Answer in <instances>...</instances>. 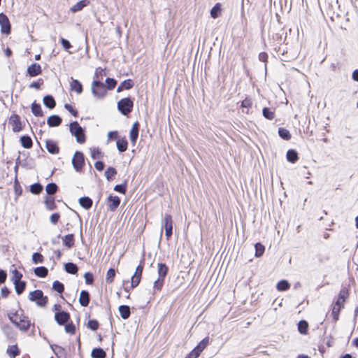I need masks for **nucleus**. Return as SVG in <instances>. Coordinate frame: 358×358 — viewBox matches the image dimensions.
<instances>
[{
  "label": "nucleus",
  "instance_id": "obj_2",
  "mask_svg": "<svg viewBox=\"0 0 358 358\" xmlns=\"http://www.w3.org/2000/svg\"><path fill=\"white\" fill-rule=\"evenodd\" d=\"M69 130L72 136L76 137L78 143H84L86 141L85 129L83 128L77 121L70 123Z\"/></svg>",
  "mask_w": 358,
  "mask_h": 358
},
{
  "label": "nucleus",
  "instance_id": "obj_19",
  "mask_svg": "<svg viewBox=\"0 0 358 358\" xmlns=\"http://www.w3.org/2000/svg\"><path fill=\"white\" fill-rule=\"evenodd\" d=\"M169 271V267L164 263H159L157 265L158 278L165 279Z\"/></svg>",
  "mask_w": 358,
  "mask_h": 358
},
{
  "label": "nucleus",
  "instance_id": "obj_43",
  "mask_svg": "<svg viewBox=\"0 0 358 358\" xmlns=\"http://www.w3.org/2000/svg\"><path fill=\"white\" fill-rule=\"evenodd\" d=\"M263 116L269 120H272L274 117V111H273L270 108L264 107L262 110Z\"/></svg>",
  "mask_w": 358,
  "mask_h": 358
},
{
  "label": "nucleus",
  "instance_id": "obj_63",
  "mask_svg": "<svg viewBox=\"0 0 358 358\" xmlns=\"http://www.w3.org/2000/svg\"><path fill=\"white\" fill-rule=\"evenodd\" d=\"M348 297V291L346 288H342L338 294V298L342 299V301H345V299Z\"/></svg>",
  "mask_w": 358,
  "mask_h": 358
},
{
  "label": "nucleus",
  "instance_id": "obj_25",
  "mask_svg": "<svg viewBox=\"0 0 358 358\" xmlns=\"http://www.w3.org/2000/svg\"><path fill=\"white\" fill-rule=\"evenodd\" d=\"M64 270L67 273L75 275L78 271V266L73 262H68L64 264Z\"/></svg>",
  "mask_w": 358,
  "mask_h": 358
},
{
  "label": "nucleus",
  "instance_id": "obj_39",
  "mask_svg": "<svg viewBox=\"0 0 358 358\" xmlns=\"http://www.w3.org/2000/svg\"><path fill=\"white\" fill-rule=\"evenodd\" d=\"M278 135L281 138L285 141H289L292 137L290 132L282 127L278 129Z\"/></svg>",
  "mask_w": 358,
  "mask_h": 358
},
{
  "label": "nucleus",
  "instance_id": "obj_40",
  "mask_svg": "<svg viewBox=\"0 0 358 358\" xmlns=\"http://www.w3.org/2000/svg\"><path fill=\"white\" fill-rule=\"evenodd\" d=\"M308 329V324L306 320H301L298 323V330L301 334H306Z\"/></svg>",
  "mask_w": 358,
  "mask_h": 358
},
{
  "label": "nucleus",
  "instance_id": "obj_58",
  "mask_svg": "<svg viewBox=\"0 0 358 358\" xmlns=\"http://www.w3.org/2000/svg\"><path fill=\"white\" fill-rule=\"evenodd\" d=\"M141 279V277L133 275L131 276V287L132 288L137 287L138 285V284L140 283Z\"/></svg>",
  "mask_w": 358,
  "mask_h": 358
},
{
  "label": "nucleus",
  "instance_id": "obj_53",
  "mask_svg": "<svg viewBox=\"0 0 358 358\" xmlns=\"http://www.w3.org/2000/svg\"><path fill=\"white\" fill-rule=\"evenodd\" d=\"M91 157L94 159H100L103 157V154L98 148H94L91 149Z\"/></svg>",
  "mask_w": 358,
  "mask_h": 358
},
{
  "label": "nucleus",
  "instance_id": "obj_36",
  "mask_svg": "<svg viewBox=\"0 0 358 358\" xmlns=\"http://www.w3.org/2000/svg\"><path fill=\"white\" fill-rule=\"evenodd\" d=\"M13 284L15 285V290L17 294H18V295L22 294L25 289L26 282L21 280V281L13 282Z\"/></svg>",
  "mask_w": 358,
  "mask_h": 358
},
{
  "label": "nucleus",
  "instance_id": "obj_48",
  "mask_svg": "<svg viewBox=\"0 0 358 358\" xmlns=\"http://www.w3.org/2000/svg\"><path fill=\"white\" fill-rule=\"evenodd\" d=\"M117 85V80L114 78H107L106 79V90H113Z\"/></svg>",
  "mask_w": 358,
  "mask_h": 358
},
{
  "label": "nucleus",
  "instance_id": "obj_28",
  "mask_svg": "<svg viewBox=\"0 0 358 358\" xmlns=\"http://www.w3.org/2000/svg\"><path fill=\"white\" fill-rule=\"evenodd\" d=\"M63 244L71 248L74 245V235L73 234H69L62 237Z\"/></svg>",
  "mask_w": 358,
  "mask_h": 358
},
{
  "label": "nucleus",
  "instance_id": "obj_26",
  "mask_svg": "<svg viewBox=\"0 0 358 358\" xmlns=\"http://www.w3.org/2000/svg\"><path fill=\"white\" fill-rule=\"evenodd\" d=\"M91 357L92 358H106V352L101 348H95L92 350Z\"/></svg>",
  "mask_w": 358,
  "mask_h": 358
},
{
  "label": "nucleus",
  "instance_id": "obj_35",
  "mask_svg": "<svg viewBox=\"0 0 358 358\" xmlns=\"http://www.w3.org/2000/svg\"><path fill=\"white\" fill-rule=\"evenodd\" d=\"M58 186L55 182H50L45 187L46 193L53 196V195L57 192Z\"/></svg>",
  "mask_w": 358,
  "mask_h": 358
},
{
  "label": "nucleus",
  "instance_id": "obj_59",
  "mask_svg": "<svg viewBox=\"0 0 358 358\" xmlns=\"http://www.w3.org/2000/svg\"><path fill=\"white\" fill-rule=\"evenodd\" d=\"M60 43L63 48L66 51H68L72 47L71 43L66 38H61Z\"/></svg>",
  "mask_w": 358,
  "mask_h": 358
},
{
  "label": "nucleus",
  "instance_id": "obj_61",
  "mask_svg": "<svg viewBox=\"0 0 358 358\" xmlns=\"http://www.w3.org/2000/svg\"><path fill=\"white\" fill-rule=\"evenodd\" d=\"M43 84V80L42 78H39L38 81H34L29 85V88H35L36 90H39L41 85Z\"/></svg>",
  "mask_w": 358,
  "mask_h": 358
},
{
  "label": "nucleus",
  "instance_id": "obj_32",
  "mask_svg": "<svg viewBox=\"0 0 358 358\" xmlns=\"http://www.w3.org/2000/svg\"><path fill=\"white\" fill-rule=\"evenodd\" d=\"M45 207L48 210H53L57 208V205L55 202V197L48 196L45 200Z\"/></svg>",
  "mask_w": 358,
  "mask_h": 358
},
{
  "label": "nucleus",
  "instance_id": "obj_57",
  "mask_svg": "<svg viewBox=\"0 0 358 358\" xmlns=\"http://www.w3.org/2000/svg\"><path fill=\"white\" fill-rule=\"evenodd\" d=\"M343 308L341 306L336 305V303L333 306L332 315L335 320H338L339 312Z\"/></svg>",
  "mask_w": 358,
  "mask_h": 358
},
{
  "label": "nucleus",
  "instance_id": "obj_29",
  "mask_svg": "<svg viewBox=\"0 0 358 358\" xmlns=\"http://www.w3.org/2000/svg\"><path fill=\"white\" fill-rule=\"evenodd\" d=\"M116 146L120 152H124L127 150L128 142L124 138L118 139L116 142Z\"/></svg>",
  "mask_w": 358,
  "mask_h": 358
},
{
  "label": "nucleus",
  "instance_id": "obj_64",
  "mask_svg": "<svg viewBox=\"0 0 358 358\" xmlns=\"http://www.w3.org/2000/svg\"><path fill=\"white\" fill-rule=\"evenodd\" d=\"M60 218V215L58 213H52L50 215V220L53 224H56Z\"/></svg>",
  "mask_w": 358,
  "mask_h": 358
},
{
  "label": "nucleus",
  "instance_id": "obj_5",
  "mask_svg": "<svg viewBox=\"0 0 358 358\" xmlns=\"http://www.w3.org/2000/svg\"><path fill=\"white\" fill-rule=\"evenodd\" d=\"M161 236L163 233V229H165V236L166 239L169 240L173 234V220L172 216L169 214H165L162 220Z\"/></svg>",
  "mask_w": 358,
  "mask_h": 358
},
{
  "label": "nucleus",
  "instance_id": "obj_4",
  "mask_svg": "<svg viewBox=\"0 0 358 358\" xmlns=\"http://www.w3.org/2000/svg\"><path fill=\"white\" fill-rule=\"evenodd\" d=\"M134 102L130 97L121 99L117 102V109L123 115H128L133 110Z\"/></svg>",
  "mask_w": 358,
  "mask_h": 358
},
{
  "label": "nucleus",
  "instance_id": "obj_62",
  "mask_svg": "<svg viewBox=\"0 0 358 358\" xmlns=\"http://www.w3.org/2000/svg\"><path fill=\"white\" fill-rule=\"evenodd\" d=\"M259 59L261 62H263L265 63V71H266V70H267L266 63L268 62V55H267V53H266L264 52H260L259 54Z\"/></svg>",
  "mask_w": 358,
  "mask_h": 358
},
{
  "label": "nucleus",
  "instance_id": "obj_49",
  "mask_svg": "<svg viewBox=\"0 0 358 358\" xmlns=\"http://www.w3.org/2000/svg\"><path fill=\"white\" fill-rule=\"evenodd\" d=\"M32 261L34 264H42L44 261L43 256L39 252H34L32 255Z\"/></svg>",
  "mask_w": 358,
  "mask_h": 358
},
{
  "label": "nucleus",
  "instance_id": "obj_10",
  "mask_svg": "<svg viewBox=\"0 0 358 358\" xmlns=\"http://www.w3.org/2000/svg\"><path fill=\"white\" fill-rule=\"evenodd\" d=\"M70 318V314L65 310L57 311L55 314V320L60 326H63L69 322Z\"/></svg>",
  "mask_w": 358,
  "mask_h": 358
},
{
  "label": "nucleus",
  "instance_id": "obj_14",
  "mask_svg": "<svg viewBox=\"0 0 358 358\" xmlns=\"http://www.w3.org/2000/svg\"><path fill=\"white\" fill-rule=\"evenodd\" d=\"M45 147L47 150L52 155H55L59 153V148L57 145V143L52 141V140H46L45 141Z\"/></svg>",
  "mask_w": 358,
  "mask_h": 358
},
{
  "label": "nucleus",
  "instance_id": "obj_8",
  "mask_svg": "<svg viewBox=\"0 0 358 358\" xmlns=\"http://www.w3.org/2000/svg\"><path fill=\"white\" fill-rule=\"evenodd\" d=\"M1 32L8 35L11 32V24L7 15L3 13H0Z\"/></svg>",
  "mask_w": 358,
  "mask_h": 358
},
{
  "label": "nucleus",
  "instance_id": "obj_1",
  "mask_svg": "<svg viewBox=\"0 0 358 358\" xmlns=\"http://www.w3.org/2000/svg\"><path fill=\"white\" fill-rule=\"evenodd\" d=\"M8 319L13 323L19 329L26 331L31 325V322L29 317L24 315L22 313L19 315L17 312L10 313L8 314Z\"/></svg>",
  "mask_w": 358,
  "mask_h": 358
},
{
  "label": "nucleus",
  "instance_id": "obj_27",
  "mask_svg": "<svg viewBox=\"0 0 358 358\" xmlns=\"http://www.w3.org/2000/svg\"><path fill=\"white\" fill-rule=\"evenodd\" d=\"M31 112L36 117H42L43 116V113L41 109V106L39 103H37L36 101H34L31 106Z\"/></svg>",
  "mask_w": 358,
  "mask_h": 358
},
{
  "label": "nucleus",
  "instance_id": "obj_51",
  "mask_svg": "<svg viewBox=\"0 0 358 358\" xmlns=\"http://www.w3.org/2000/svg\"><path fill=\"white\" fill-rule=\"evenodd\" d=\"M22 278V274L18 271L16 268L12 271V278L11 280L13 282L21 281V278Z\"/></svg>",
  "mask_w": 358,
  "mask_h": 358
},
{
  "label": "nucleus",
  "instance_id": "obj_60",
  "mask_svg": "<svg viewBox=\"0 0 358 358\" xmlns=\"http://www.w3.org/2000/svg\"><path fill=\"white\" fill-rule=\"evenodd\" d=\"M65 109H66L70 113H71L72 115L74 117H78V112L77 110L74 109L73 106L69 103H66L64 105Z\"/></svg>",
  "mask_w": 358,
  "mask_h": 358
},
{
  "label": "nucleus",
  "instance_id": "obj_7",
  "mask_svg": "<svg viewBox=\"0 0 358 358\" xmlns=\"http://www.w3.org/2000/svg\"><path fill=\"white\" fill-rule=\"evenodd\" d=\"M72 165L77 172H81L85 165V157L82 152L76 151L72 159Z\"/></svg>",
  "mask_w": 358,
  "mask_h": 358
},
{
  "label": "nucleus",
  "instance_id": "obj_56",
  "mask_svg": "<svg viewBox=\"0 0 358 358\" xmlns=\"http://www.w3.org/2000/svg\"><path fill=\"white\" fill-rule=\"evenodd\" d=\"M14 190L16 196H19L22 193V189L17 180V176L15 177V180L14 182Z\"/></svg>",
  "mask_w": 358,
  "mask_h": 358
},
{
  "label": "nucleus",
  "instance_id": "obj_42",
  "mask_svg": "<svg viewBox=\"0 0 358 358\" xmlns=\"http://www.w3.org/2000/svg\"><path fill=\"white\" fill-rule=\"evenodd\" d=\"M43 189V185L39 182H36L30 186V192L34 194H39Z\"/></svg>",
  "mask_w": 358,
  "mask_h": 358
},
{
  "label": "nucleus",
  "instance_id": "obj_52",
  "mask_svg": "<svg viewBox=\"0 0 358 358\" xmlns=\"http://www.w3.org/2000/svg\"><path fill=\"white\" fill-rule=\"evenodd\" d=\"M164 279L162 278H157L154 282L153 289L155 291H160L164 285Z\"/></svg>",
  "mask_w": 358,
  "mask_h": 358
},
{
  "label": "nucleus",
  "instance_id": "obj_13",
  "mask_svg": "<svg viewBox=\"0 0 358 358\" xmlns=\"http://www.w3.org/2000/svg\"><path fill=\"white\" fill-rule=\"evenodd\" d=\"M27 74L31 77H35L42 73L41 66L37 63L31 64L27 67Z\"/></svg>",
  "mask_w": 358,
  "mask_h": 358
},
{
  "label": "nucleus",
  "instance_id": "obj_38",
  "mask_svg": "<svg viewBox=\"0 0 358 358\" xmlns=\"http://www.w3.org/2000/svg\"><path fill=\"white\" fill-rule=\"evenodd\" d=\"M117 174V170L112 166H109L105 171V176L106 179L110 181L113 180L114 176Z\"/></svg>",
  "mask_w": 358,
  "mask_h": 358
},
{
  "label": "nucleus",
  "instance_id": "obj_11",
  "mask_svg": "<svg viewBox=\"0 0 358 358\" xmlns=\"http://www.w3.org/2000/svg\"><path fill=\"white\" fill-rule=\"evenodd\" d=\"M120 202L119 196L110 195L108 197V209L110 211H115L119 207Z\"/></svg>",
  "mask_w": 358,
  "mask_h": 358
},
{
  "label": "nucleus",
  "instance_id": "obj_33",
  "mask_svg": "<svg viewBox=\"0 0 358 358\" xmlns=\"http://www.w3.org/2000/svg\"><path fill=\"white\" fill-rule=\"evenodd\" d=\"M34 272L38 278H45L48 274V269L45 266H38L34 268Z\"/></svg>",
  "mask_w": 358,
  "mask_h": 358
},
{
  "label": "nucleus",
  "instance_id": "obj_20",
  "mask_svg": "<svg viewBox=\"0 0 358 358\" xmlns=\"http://www.w3.org/2000/svg\"><path fill=\"white\" fill-rule=\"evenodd\" d=\"M134 81L131 79H127L122 81L117 89V92H120L124 90H130L134 87Z\"/></svg>",
  "mask_w": 358,
  "mask_h": 358
},
{
  "label": "nucleus",
  "instance_id": "obj_34",
  "mask_svg": "<svg viewBox=\"0 0 358 358\" xmlns=\"http://www.w3.org/2000/svg\"><path fill=\"white\" fill-rule=\"evenodd\" d=\"M6 352L10 358H15L20 354V350L17 345L8 346Z\"/></svg>",
  "mask_w": 358,
  "mask_h": 358
},
{
  "label": "nucleus",
  "instance_id": "obj_50",
  "mask_svg": "<svg viewBox=\"0 0 358 358\" xmlns=\"http://www.w3.org/2000/svg\"><path fill=\"white\" fill-rule=\"evenodd\" d=\"M87 328L92 331H96L98 329L99 327V323L96 320L92 319L90 320L87 324Z\"/></svg>",
  "mask_w": 358,
  "mask_h": 358
},
{
  "label": "nucleus",
  "instance_id": "obj_23",
  "mask_svg": "<svg viewBox=\"0 0 358 358\" xmlns=\"http://www.w3.org/2000/svg\"><path fill=\"white\" fill-rule=\"evenodd\" d=\"M22 146L26 149H30L33 146V141L28 135H24L20 139Z\"/></svg>",
  "mask_w": 358,
  "mask_h": 358
},
{
  "label": "nucleus",
  "instance_id": "obj_37",
  "mask_svg": "<svg viewBox=\"0 0 358 358\" xmlns=\"http://www.w3.org/2000/svg\"><path fill=\"white\" fill-rule=\"evenodd\" d=\"M290 287V284L286 280H280L276 285V288L280 292H284L289 289Z\"/></svg>",
  "mask_w": 358,
  "mask_h": 358
},
{
  "label": "nucleus",
  "instance_id": "obj_15",
  "mask_svg": "<svg viewBox=\"0 0 358 358\" xmlns=\"http://www.w3.org/2000/svg\"><path fill=\"white\" fill-rule=\"evenodd\" d=\"M90 301V294L87 290H82L80 293L79 303L83 307H87Z\"/></svg>",
  "mask_w": 358,
  "mask_h": 358
},
{
  "label": "nucleus",
  "instance_id": "obj_3",
  "mask_svg": "<svg viewBox=\"0 0 358 358\" xmlns=\"http://www.w3.org/2000/svg\"><path fill=\"white\" fill-rule=\"evenodd\" d=\"M29 299L31 301L36 302L38 306L45 307L48 302V298L43 294L41 289L32 291L29 294Z\"/></svg>",
  "mask_w": 358,
  "mask_h": 358
},
{
  "label": "nucleus",
  "instance_id": "obj_9",
  "mask_svg": "<svg viewBox=\"0 0 358 358\" xmlns=\"http://www.w3.org/2000/svg\"><path fill=\"white\" fill-rule=\"evenodd\" d=\"M9 124L12 125V130L13 132H19L22 130V123L20 115L13 114L9 118Z\"/></svg>",
  "mask_w": 358,
  "mask_h": 358
},
{
  "label": "nucleus",
  "instance_id": "obj_24",
  "mask_svg": "<svg viewBox=\"0 0 358 358\" xmlns=\"http://www.w3.org/2000/svg\"><path fill=\"white\" fill-rule=\"evenodd\" d=\"M90 1L88 0H81L77 2L75 5H73L71 8V11L73 13H77L83 10L85 6L89 4Z\"/></svg>",
  "mask_w": 358,
  "mask_h": 358
},
{
  "label": "nucleus",
  "instance_id": "obj_30",
  "mask_svg": "<svg viewBox=\"0 0 358 358\" xmlns=\"http://www.w3.org/2000/svg\"><path fill=\"white\" fill-rule=\"evenodd\" d=\"M287 160L291 163H295L298 159V153L295 150L290 149L287 152Z\"/></svg>",
  "mask_w": 358,
  "mask_h": 358
},
{
  "label": "nucleus",
  "instance_id": "obj_55",
  "mask_svg": "<svg viewBox=\"0 0 358 358\" xmlns=\"http://www.w3.org/2000/svg\"><path fill=\"white\" fill-rule=\"evenodd\" d=\"M65 326V331L68 334H74L76 333V326L73 322H67Z\"/></svg>",
  "mask_w": 358,
  "mask_h": 358
},
{
  "label": "nucleus",
  "instance_id": "obj_46",
  "mask_svg": "<svg viewBox=\"0 0 358 358\" xmlns=\"http://www.w3.org/2000/svg\"><path fill=\"white\" fill-rule=\"evenodd\" d=\"M115 269L113 268H110L106 273V281L107 283H112L114 280L115 276Z\"/></svg>",
  "mask_w": 358,
  "mask_h": 358
},
{
  "label": "nucleus",
  "instance_id": "obj_12",
  "mask_svg": "<svg viewBox=\"0 0 358 358\" xmlns=\"http://www.w3.org/2000/svg\"><path fill=\"white\" fill-rule=\"evenodd\" d=\"M140 129V124L138 122H135L129 132V138L133 145H135L138 137Z\"/></svg>",
  "mask_w": 358,
  "mask_h": 358
},
{
  "label": "nucleus",
  "instance_id": "obj_44",
  "mask_svg": "<svg viewBox=\"0 0 358 358\" xmlns=\"http://www.w3.org/2000/svg\"><path fill=\"white\" fill-rule=\"evenodd\" d=\"M221 12V5L219 3H217L210 10V16L215 19L218 17Z\"/></svg>",
  "mask_w": 358,
  "mask_h": 358
},
{
  "label": "nucleus",
  "instance_id": "obj_47",
  "mask_svg": "<svg viewBox=\"0 0 358 358\" xmlns=\"http://www.w3.org/2000/svg\"><path fill=\"white\" fill-rule=\"evenodd\" d=\"M52 289L59 293L62 294L64 290V285L62 282L59 280H55L52 283Z\"/></svg>",
  "mask_w": 358,
  "mask_h": 358
},
{
  "label": "nucleus",
  "instance_id": "obj_17",
  "mask_svg": "<svg viewBox=\"0 0 358 358\" xmlns=\"http://www.w3.org/2000/svg\"><path fill=\"white\" fill-rule=\"evenodd\" d=\"M120 315L123 320L128 319L131 315L130 307L127 305H121L118 308Z\"/></svg>",
  "mask_w": 358,
  "mask_h": 358
},
{
  "label": "nucleus",
  "instance_id": "obj_54",
  "mask_svg": "<svg viewBox=\"0 0 358 358\" xmlns=\"http://www.w3.org/2000/svg\"><path fill=\"white\" fill-rule=\"evenodd\" d=\"M85 283L87 285H92L94 281V275L91 272H86L84 275Z\"/></svg>",
  "mask_w": 358,
  "mask_h": 358
},
{
  "label": "nucleus",
  "instance_id": "obj_22",
  "mask_svg": "<svg viewBox=\"0 0 358 358\" xmlns=\"http://www.w3.org/2000/svg\"><path fill=\"white\" fill-rule=\"evenodd\" d=\"M43 104L49 109H52L56 106V101L52 95H45L43 99Z\"/></svg>",
  "mask_w": 358,
  "mask_h": 358
},
{
  "label": "nucleus",
  "instance_id": "obj_6",
  "mask_svg": "<svg viewBox=\"0 0 358 358\" xmlns=\"http://www.w3.org/2000/svg\"><path fill=\"white\" fill-rule=\"evenodd\" d=\"M92 93L99 99L103 98L106 95L105 85L99 80H94L92 83Z\"/></svg>",
  "mask_w": 358,
  "mask_h": 358
},
{
  "label": "nucleus",
  "instance_id": "obj_45",
  "mask_svg": "<svg viewBox=\"0 0 358 358\" xmlns=\"http://www.w3.org/2000/svg\"><path fill=\"white\" fill-rule=\"evenodd\" d=\"M255 257H260L265 251V247L261 243H257L255 245Z\"/></svg>",
  "mask_w": 358,
  "mask_h": 358
},
{
  "label": "nucleus",
  "instance_id": "obj_41",
  "mask_svg": "<svg viewBox=\"0 0 358 358\" xmlns=\"http://www.w3.org/2000/svg\"><path fill=\"white\" fill-rule=\"evenodd\" d=\"M127 189V181L124 180L123 183L116 185L114 187V190L120 194H125Z\"/></svg>",
  "mask_w": 358,
  "mask_h": 358
},
{
  "label": "nucleus",
  "instance_id": "obj_21",
  "mask_svg": "<svg viewBox=\"0 0 358 358\" xmlns=\"http://www.w3.org/2000/svg\"><path fill=\"white\" fill-rule=\"evenodd\" d=\"M79 204L85 210H89L92 208L93 201L88 196H83L79 199Z\"/></svg>",
  "mask_w": 358,
  "mask_h": 358
},
{
  "label": "nucleus",
  "instance_id": "obj_18",
  "mask_svg": "<svg viewBox=\"0 0 358 358\" xmlns=\"http://www.w3.org/2000/svg\"><path fill=\"white\" fill-rule=\"evenodd\" d=\"M208 344L209 337L206 336L203 338L193 350L200 355V354L208 346Z\"/></svg>",
  "mask_w": 358,
  "mask_h": 358
},
{
  "label": "nucleus",
  "instance_id": "obj_31",
  "mask_svg": "<svg viewBox=\"0 0 358 358\" xmlns=\"http://www.w3.org/2000/svg\"><path fill=\"white\" fill-rule=\"evenodd\" d=\"M70 86L71 89L76 91L78 94H81L83 92V85L78 80L72 78Z\"/></svg>",
  "mask_w": 358,
  "mask_h": 358
},
{
  "label": "nucleus",
  "instance_id": "obj_16",
  "mask_svg": "<svg viewBox=\"0 0 358 358\" xmlns=\"http://www.w3.org/2000/svg\"><path fill=\"white\" fill-rule=\"evenodd\" d=\"M62 122V117L57 115H52L47 120V124L50 127H58Z\"/></svg>",
  "mask_w": 358,
  "mask_h": 358
}]
</instances>
